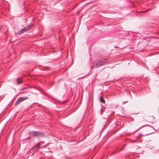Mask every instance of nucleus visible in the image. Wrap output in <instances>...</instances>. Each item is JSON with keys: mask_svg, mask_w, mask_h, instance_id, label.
<instances>
[{"mask_svg": "<svg viewBox=\"0 0 159 159\" xmlns=\"http://www.w3.org/2000/svg\"><path fill=\"white\" fill-rule=\"evenodd\" d=\"M135 142V141H134H134H133V142Z\"/></svg>", "mask_w": 159, "mask_h": 159, "instance_id": "10", "label": "nucleus"}, {"mask_svg": "<svg viewBox=\"0 0 159 159\" xmlns=\"http://www.w3.org/2000/svg\"><path fill=\"white\" fill-rule=\"evenodd\" d=\"M49 144V143H48V144H46V145L44 146V147H46L47 146H48Z\"/></svg>", "mask_w": 159, "mask_h": 159, "instance_id": "9", "label": "nucleus"}, {"mask_svg": "<svg viewBox=\"0 0 159 159\" xmlns=\"http://www.w3.org/2000/svg\"><path fill=\"white\" fill-rule=\"evenodd\" d=\"M26 89V88H24L23 89Z\"/></svg>", "mask_w": 159, "mask_h": 159, "instance_id": "11", "label": "nucleus"}, {"mask_svg": "<svg viewBox=\"0 0 159 159\" xmlns=\"http://www.w3.org/2000/svg\"><path fill=\"white\" fill-rule=\"evenodd\" d=\"M27 98L25 97H23L19 98V99L16 101V102L15 105H18L22 101L27 99Z\"/></svg>", "mask_w": 159, "mask_h": 159, "instance_id": "3", "label": "nucleus"}, {"mask_svg": "<svg viewBox=\"0 0 159 159\" xmlns=\"http://www.w3.org/2000/svg\"><path fill=\"white\" fill-rule=\"evenodd\" d=\"M107 59L106 58H102L96 62L94 64V66L96 68L100 66L107 63Z\"/></svg>", "mask_w": 159, "mask_h": 159, "instance_id": "1", "label": "nucleus"}, {"mask_svg": "<svg viewBox=\"0 0 159 159\" xmlns=\"http://www.w3.org/2000/svg\"><path fill=\"white\" fill-rule=\"evenodd\" d=\"M41 142H39L37 144L35 145L33 149V150L36 151H37L40 148V146L41 145Z\"/></svg>", "mask_w": 159, "mask_h": 159, "instance_id": "5", "label": "nucleus"}, {"mask_svg": "<svg viewBox=\"0 0 159 159\" xmlns=\"http://www.w3.org/2000/svg\"><path fill=\"white\" fill-rule=\"evenodd\" d=\"M100 100L101 102L102 103H105V101L104 99L102 97H100Z\"/></svg>", "mask_w": 159, "mask_h": 159, "instance_id": "7", "label": "nucleus"}, {"mask_svg": "<svg viewBox=\"0 0 159 159\" xmlns=\"http://www.w3.org/2000/svg\"><path fill=\"white\" fill-rule=\"evenodd\" d=\"M31 28V27L30 25H28L23 29H22L20 31L19 33V34H20L25 31H28Z\"/></svg>", "mask_w": 159, "mask_h": 159, "instance_id": "4", "label": "nucleus"}, {"mask_svg": "<svg viewBox=\"0 0 159 159\" xmlns=\"http://www.w3.org/2000/svg\"><path fill=\"white\" fill-rule=\"evenodd\" d=\"M16 80L17 82H16V84H21L22 82V81L21 80H19V78H17Z\"/></svg>", "mask_w": 159, "mask_h": 159, "instance_id": "6", "label": "nucleus"}, {"mask_svg": "<svg viewBox=\"0 0 159 159\" xmlns=\"http://www.w3.org/2000/svg\"><path fill=\"white\" fill-rule=\"evenodd\" d=\"M30 135L35 137L44 138L45 136L42 132L40 131H32L30 133Z\"/></svg>", "mask_w": 159, "mask_h": 159, "instance_id": "2", "label": "nucleus"}, {"mask_svg": "<svg viewBox=\"0 0 159 159\" xmlns=\"http://www.w3.org/2000/svg\"><path fill=\"white\" fill-rule=\"evenodd\" d=\"M148 126V125L147 124H145V125H143L142 126H141V127H140L139 129H138L137 130H139V129L143 128V127H145V126Z\"/></svg>", "mask_w": 159, "mask_h": 159, "instance_id": "8", "label": "nucleus"}]
</instances>
